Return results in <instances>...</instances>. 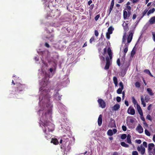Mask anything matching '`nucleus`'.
I'll use <instances>...</instances> for the list:
<instances>
[{
  "label": "nucleus",
  "instance_id": "1",
  "mask_svg": "<svg viewBox=\"0 0 155 155\" xmlns=\"http://www.w3.org/2000/svg\"><path fill=\"white\" fill-rule=\"evenodd\" d=\"M50 116L49 112H48L44 114L43 113L42 116L41 124L45 128V129L43 128V130L45 134L47 135H51L49 133L52 132L54 128V125L48 120Z\"/></svg>",
  "mask_w": 155,
  "mask_h": 155
},
{
  "label": "nucleus",
  "instance_id": "2",
  "mask_svg": "<svg viewBox=\"0 0 155 155\" xmlns=\"http://www.w3.org/2000/svg\"><path fill=\"white\" fill-rule=\"evenodd\" d=\"M25 87V84H21L20 83L16 84V87L14 88L12 92H14V91L17 93L23 91Z\"/></svg>",
  "mask_w": 155,
  "mask_h": 155
},
{
  "label": "nucleus",
  "instance_id": "3",
  "mask_svg": "<svg viewBox=\"0 0 155 155\" xmlns=\"http://www.w3.org/2000/svg\"><path fill=\"white\" fill-rule=\"evenodd\" d=\"M140 100L141 101V104L143 105V106L145 107L146 106V104L144 102V100L146 102H148L150 100L149 97L148 95H146L144 99V97L143 95L141 96L140 97Z\"/></svg>",
  "mask_w": 155,
  "mask_h": 155
},
{
  "label": "nucleus",
  "instance_id": "4",
  "mask_svg": "<svg viewBox=\"0 0 155 155\" xmlns=\"http://www.w3.org/2000/svg\"><path fill=\"white\" fill-rule=\"evenodd\" d=\"M97 102L99 106L102 108H104L105 107V102L101 98L97 100Z\"/></svg>",
  "mask_w": 155,
  "mask_h": 155
},
{
  "label": "nucleus",
  "instance_id": "5",
  "mask_svg": "<svg viewBox=\"0 0 155 155\" xmlns=\"http://www.w3.org/2000/svg\"><path fill=\"white\" fill-rule=\"evenodd\" d=\"M137 150L139 152H140L141 155H143L144 154L145 151V149L142 145H141L140 147H137Z\"/></svg>",
  "mask_w": 155,
  "mask_h": 155
},
{
  "label": "nucleus",
  "instance_id": "6",
  "mask_svg": "<svg viewBox=\"0 0 155 155\" xmlns=\"http://www.w3.org/2000/svg\"><path fill=\"white\" fill-rule=\"evenodd\" d=\"M106 65L104 68L105 70H108L109 69L110 64V61L109 58L108 56H107L106 58Z\"/></svg>",
  "mask_w": 155,
  "mask_h": 155
},
{
  "label": "nucleus",
  "instance_id": "7",
  "mask_svg": "<svg viewBox=\"0 0 155 155\" xmlns=\"http://www.w3.org/2000/svg\"><path fill=\"white\" fill-rule=\"evenodd\" d=\"M135 110L132 107L130 106L128 108L127 110V113L130 114L134 115L135 114Z\"/></svg>",
  "mask_w": 155,
  "mask_h": 155
},
{
  "label": "nucleus",
  "instance_id": "8",
  "mask_svg": "<svg viewBox=\"0 0 155 155\" xmlns=\"http://www.w3.org/2000/svg\"><path fill=\"white\" fill-rule=\"evenodd\" d=\"M134 32H130V33L127 38V41L128 43H130L131 41L133 36Z\"/></svg>",
  "mask_w": 155,
  "mask_h": 155
},
{
  "label": "nucleus",
  "instance_id": "9",
  "mask_svg": "<svg viewBox=\"0 0 155 155\" xmlns=\"http://www.w3.org/2000/svg\"><path fill=\"white\" fill-rule=\"evenodd\" d=\"M154 146V145L153 143H150L149 144L148 150L149 153H152L151 151Z\"/></svg>",
  "mask_w": 155,
  "mask_h": 155
},
{
  "label": "nucleus",
  "instance_id": "10",
  "mask_svg": "<svg viewBox=\"0 0 155 155\" xmlns=\"http://www.w3.org/2000/svg\"><path fill=\"white\" fill-rule=\"evenodd\" d=\"M127 71V68L122 69L120 70V74L122 77H124Z\"/></svg>",
  "mask_w": 155,
  "mask_h": 155
},
{
  "label": "nucleus",
  "instance_id": "11",
  "mask_svg": "<svg viewBox=\"0 0 155 155\" xmlns=\"http://www.w3.org/2000/svg\"><path fill=\"white\" fill-rule=\"evenodd\" d=\"M102 115L100 114L98 118L97 122L99 126H100L102 124Z\"/></svg>",
  "mask_w": 155,
  "mask_h": 155
},
{
  "label": "nucleus",
  "instance_id": "12",
  "mask_svg": "<svg viewBox=\"0 0 155 155\" xmlns=\"http://www.w3.org/2000/svg\"><path fill=\"white\" fill-rule=\"evenodd\" d=\"M122 26L124 28V31L127 32L129 30L128 26V24L126 23H123Z\"/></svg>",
  "mask_w": 155,
  "mask_h": 155
},
{
  "label": "nucleus",
  "instance_id": "13",
  "mask_svg": "<svg viewBox=\"0 0 155 155\" xmlns=\"http://www.w3.org/2000/svg\"><path fill=\"white\" fill-rule=\"evenodd\" d=\"M137 130L140 133H142L143 131V129L142 127L140 124L137 126Z\"/></svg>",
  "mask_w": 155,
  "mask_h": 155
},
{
  "label": "nucleus",
  "instance_id": "14",
  "mask_svg": "<svg viewBox=\"0 0 155 155\" xmlns=\"http://www.w3.org/2000/svg\"><path fill=\"white\" fill-rule=\"evenodd\" d=\"M51 143L55 145H57L59 143L58 140L56 138H52Z\"/></svg>",
  "mask_w": 155,
  "mask_h": 155
},
{
  "label": "nucleus",
  "instance_id": "15",
  "mask_svg": "<svg viewBox=\"0 0 155 155\" xmlns=\"http://www.w3.org/2000/svg\"><path fill=\"white\" fill-rule=\"evenodd\" d=\"M54 35H51V36H47L46 37V38L48 39L50 41L53 42L54 41Z\"/></svg>",
  "mask_w": 155,
  "mask_h": 155
},
{
  "label": "nucleus",
  "instance_id": "16",
  "mask_svg": "<svg viewBox=\"0 0 155 155\" xmlns=\"http://www.w3.org/2000/svg\"><path fill=\"white\" fill-rule=\"evenodd\" d=\"M114 30V28L112 26H110L108 28V32H107L110 33V34H112Z\"/></svg>",
  "mask_w": 155,
  "mask_h": 155
},
{
  "label": "nucleus",
  "instance_id": "17",
  "mask_svg": "<svg viewBox=\"0 0 155 155\" xmlns=\"http://www.w3.org/2000/svg\"><path fill=\"white\" fill-rule=\"evenodd\" d=\"M150 23L151 24H153L155 23V16L151 17L149 20Z\"/></svg>",
  "mask_w": 155,
  "mask_h": 155
},
{
  "label": "nucleus",
  "instance_id": "18",
  "mask_svg": "<svg viewBox=\"0 0 155 155\" xmlns=\"http://www.w3.org/2000/svg\"><path fill=\"white\" fill-rule=\"evenodd\" d=\"M113 81L115 86H117L118 84V81L117 78L115 76L113 77Z\"/></svg>",
  "mask_w": 155,
  "mask_h": 155
},
{
  "label": "nucleus",
  "instance_id": "19",
  "mask_svg": "<svg viewBox=\"0 0 155 155\" xmlns=\"http://www.w3.org/2000/svg\"><path fill=\"white\" fill-rule=\"evenodd\" d=\"M120 108V105L118 104H115L113 107V110H118Z\"/></svg>",
  "mask_w": 155,
  "mask_h": 155
},
{
  "label": "nucleus",
  "instance_id": "20",
  "mask_svg": "<svg viewBox=\"0 0 155 155\" xmlns=\"http://www.w3.org/2000/svg\"><path fill=\"white\" fill-rule=\"evenodd\" d=\"M123 16L124 19H126L128 17L127 12V11L125 10H124L123 12Z\"/></svg>",
  "mask_w": 155,
  "mask_h": 155
},
{
  "label": "nucleus",
  "instance_id": "21",
  "mask_svg": "<svg viewBox=\"0 0 155 155\" xmlns=\"http://www.w3.org/2000/svg\"><path fill=\"white\" fill-rule=\"evenodd\" d=\"M147 91L148 92V93L150 95L152 96L154 94L153 93L152 90L150 88H147Z\"/></svg>",
  "mask_w": 155,
  "mask_h": 155
},
{
  "label": "nucleus",
  "instance_id": "22",
  "mask_svg": "<svg viewBox=\"0 0 155 155\" xmlns=\"http://www.w3.org/2000/svg\"><path fill=\"white\" fill-rule=\"evenodd\" d=\"M125 48L124 49V57L125 56V55L126 53H127L128 51V46L126 44L125 45Z\"/></svg>",
  "mask_w": 155,
  "mask_h": 155
},
{
  "label": "nucleus",
  "instance_id": "23",
  "mask_svg": "<svg viewBox=\"0 0 155 155\" xmlns=\"http://www.w3.org/2000/svg\"><path fill=\"white\" fill-rule=\"evenodd\" d=\"M121 145L124 147H129V145L126 144L124 142H122L120 143Z\"/></svg>",
  "mask_w": 155,
  "mask_h": 155
},
{
  "label": "nucleus",
  "instance_id": "24",
  "mask_svg": "<svg viewBox=\"0 0 155 155\" xmlns=\"http://www.w3.org/2000/svg\"><path fill=\"white\" fill-rule=\"evenodd\" d=\"M155 11V9L154 8H153L152 9H150L147 12V15H148L149 14H150L151 13H153V12H154Z\"/></svg>",
  "mask_w": 155,
  "mask_h": 155
},
{
  "label": "nucleus",
  "instance_id": "25",
  "mask_svg": "<svg viewBox=\"0 0 155 155\" xmlns=\"http://www.w3.org/2000/svg\"><path fill=\"white\" fill-rule=\"evenodd\" d=\"M107 134L109 136H112L113 134L112 130L111 129L107 131Z\"/></svg>",
  "mask_w": 155,
  "mask_h": 155
},
{
  "label": "nucleus",
  "instance_id": "26",
  "mask_svg": "<svg viewBox=\"0 0 155 155\" xmlns=\"http://www.w3.org/2000/svg\"><path fill=\"white\" fill-rule=\"evenodd\" d=\"M67 145V143H65L64 145H62L61 146V149H62L64 150L65 151L66 149V146Z\"/></svg>",
  "mask_w": 155,
  "mask_h": 155
},
{
  "label": "nucleus",
  "instance_id": "27",
  "mask_svg": "<svg viewBox=\"0 0 155 155\" xmlns=\"http://www.w3.org/2000/svg\"><path fill=\"white\" fill-rule=\"evenodd\" d=\"M131 136H127V142L128 143L131 144V141L130 139Z\"/></svg>",
  "mask_w": 155,
  "mask_h": 155
},
{
  "label": "nucleus",
  "instance_id": "28",
  "mask_svg": "<svg viewBox=\"0 0 155 155\" xmlns=\"http://www.w3.org/2000/svg\"><path fill=\"white\" fill-rule=\"evenodd\" d=\"M123 89V88H119L117 91V93L119 94H121L122 93V90Z\"/></svg>",
  "mask_w": 155,
  "mask_h": 155
},
{
  "label": "nucleus",
  "instance_id": "29",
  "mask_svg": "<svg viewBox=\"0 0 155 155\" xmlns=\"http://www.w3.org/2000/svg\"><path fill=\"white\" fill-rule=\"evenodd\" d=\"M130 61L127 62L126 63V64H125V68H127V70L128 68L130 66Z\"/></svg>",
  "mask_w": 155,
  "mask_h": 155
},
{
  "label": "nucleus",
  "instance_id": "30",
  "mask_svg": "<svg viewBox=\"0 0 155 155\" xmlns=\"http://www.w3.org/2000/svg\"><path fill=\"white\" fill-rule=\"evenodd\" d=\"M132 102L134 104V105L137 104V101L136 100H135V98H134V97H132Z\"/></svg>",
  "mask_w": 155,
  "mask_h": 155
},
{
  "label": "nucleus",
  "instance_id": "31",
  "mask_svg": "<svg viewBox=\"0 0 155 155\" xmlns=\"http://www.w3.org/2000/svg\"><path fill=\"white\" fill-rule=\"evenodd\" d=\"M135 85L136 87L137 88H139L140 86V84L138 81H137L135 83Z\"/></svg>",
  "mask_w": 155,
  "mask_h": 155
},
{
  "label": "nucleus",
  "instance_id": "32",
  "mask_svg": "<svg viewBox=\"0 0 155 155\" xmlns=\"http://www.w3.org/2000/svg\"><path fill=\"white\" fill-rule=\"evenodd\" d=\"M146 119L150 121H151L152 120V118L150 114H148L146 117Z\"/></svg>",
  "mask_w": 155,
  "mask_h": 155
},
{
  "label": "nucleus",
  "instance_id": "33",
  "mask_svg": "<svg viewBox=\"0 0 155 155\" xmlns=\"http://www.w3.org/2000/svg\"><path fill=\"white\" fill-rule=\"evenodd\" d=\"M117 65L120 67L121 65V64H120V59L119 58H118L117 61Z\"/></svg>",
  "mask_w": 155,
  "mask_h": 155
},
{
  "label": "nucleus",
  "instance_id": "34",
  "mask_svg": "<svg viewBox=\"0 0 155 155\" xmlns=\"http://www.w3.org/2000/svg\"><path fill=\"white\" fill-rule=\"evenodd\" d=\"M145 134L147 136H150V133L149 131L147 129H145Z\"/></svg>",
  "mask_w": 155,
  "mask_h": 155
},
{
  "label": "nucleus",
  "instance_id": "35",
  "mask_svg": "<svg viewBox=\"0 0 155 155\" xmlns=\"http://www.w3.org/2000/svg\"><path fill=\"white\" fill-rule=\"evenodd\" d=\"M147 11V10L145 9L142 13V15L141 17V18H143V17L145 15Z\"/></svg>",
  "mask_w": 155,
  "mask_h": 155
},
{
  "label": "nucleus",
  "instance_id": "36",
  "mask_svg": "<svg viewBox=\"0 0 155 155\" xmlns=\"http://www.w3.org/2000/svg\"><path fill=\"white\" fill-rule=\"evenodd\" d=\"M94 40V36H92L90 39L89 42L90 43H92V42Z\"/></svg>",
  "mask_w": 155,
  "mask_h": 155
},
{
  "label": "nucleus",
  "instance_id": "37",
  "mask_svg": "<svg viewBox=\"0 0 155 155\" xmlns=\"http://www.w3.org/2000/svg\"><path fill=\"white\" fill-rule=\"evenodd\" d=\"M114 0H112L111 4H110V7H112L113 8V7H114Z\"/></svg>",
  "mask_w": 155,
  "mask_h": 155
},
{
  "label": "nucleus",
  "instance_id": "38",
  "mask_svg": "<svg viewBox=\"0 0 155 155\" xmlns=\"http://www.w3.org/2000/svg\"><path fill=\"white\" fill-rule=\"evenodd\" d=\"M110 33H108L107 32L106 33V38H107V39H110Z\"/></svg>",
  "mask_w": 155,
  "mask_h": 155
},
{
  "label": "nucleus",
  "instance_id": "39",
  "mask_svg": "<svg viewBox=\"0 0 155 155\" xmlns=\"http://www.w3.org/2000/svg\"><path fill=\"white\" fill-rule=\"evenodd\" d=\"M140 116H143V113L142 109L137 110Z\"/></svg>",
  "mask_w": 155,
  "mask_h": 155
},
{
  "label": "nucleus",
  "instance_id": "40",
  "mask_svg": "<svg viewBox=\"0 0 155 155\" xmlns=\"http://www.w3.org/2000/svg\"><path fill=\"white\" fill-rule=\"evenodd\" d=\"M100 17V15L99 14H98L95 17V18H94V19L96 21H97L98 18H99Z\"/></svg>",
  "mask_w": 155,
  "mask_h": 155
},
{
  "label": "nucleus",
  "instance_id": "41",
  "mask_svg": "<svg viewBox=\"0 0 155 155\" xmlns=\"http://www.w3.org/2000/svg\"><path fill=\"white\" fill-rule=\"evenodd\" d=\"M126 8L127 11H130L131 10V7L130 6H126Z\"/></svg>",
  "mask_w": 155,
  "mask_h": 155
},
{
  "label": "nucleus",
  "instance_id": "42",
  "mask_svg": "<svg viewBox=\"0 0 155 155\" xmlns=\"http://www.w3.org/2000/svg\"><path fill=\"white\" fill-rule=\"evenodd\" d=\"M94 35L96 37H97L99 35V33L97 30L94 31Z\"/></svg>",
  "mask_w": 155,
  "mask_h": 155
},
{
  "label": "nucleus",
  "instance_id": "43",
  "mask_svg": "<svg viewBox=\"0 0 155 155\" xmlns=\"http://www.w3.org/2000/svg\"><path fill=\"white\" fill-rule=\"evenodd\" d=\"M132 155H138V153L136 151H133L132 152Z\"/></svg>",
  "mask_w": 155,
  "mask_h": 155
},
{
  "label": "nucleus",
  "instance_id": "44",
  "mask_svg": "<svg viewBox=\"0 0 155 155\" xmlns=\"http://www.w3.org/2000/svg\"><path fill=\"white\" fill-rule=\"evenodd\" d=\"M116 100L117 102H120L121 101V98L120 97H116Z\"/></svg>",
  "mask_w": 155,
  "mask_h": 155
},
{
  "label": "nucleus",
  "instance_id": "45",
  "mask_svg": "<svg viewBox=\"0 0 155 155\" xmlns=\"http://www.w3.org/2000/svg\"><path fill=\"white\" fill-rule=\"evenodd\" d=\"M113 8L110 7L108 11V15H109L110 13L113 9Z\"/></svg>",
  "mask_w": 155,
  "mask_h": 155
},
{
  "label": "nucleus",
  "instance_id": "46",
  "mask_svg": "<svg viewBox=\"0 0 155 155\" xmlns=\"http://www.w3.org/2000/svg\"><path fill=\"white\" fill-rule=\"evenodd\" d=\"M142 145L143 146H144L145 147H147V143L145 141H144L143 142V145Z\"/></svg>",
  "mask_w": 155,
  "mask_h": 155
},
{
  "label": "nucleus",
  "instance_id": "47",
  "mask_svg": "<svg viewBox=\"0 0 155 155\" xmlns=\"http://www.w3.org/2000/svg\"><path fill=\"white\" fill-rule=\"evenodd\" d=\"M119 86L121 88L124 89V85L123 83L122 82H120L119 84Z\"/></svg>",
  "mask_w": 155,
  "mask_h": 155
},
{
  "label": "nucleus",
  "instance_id": "48",
  "mask_svg": "<svg viewBox=\"0 0 155 155\" xmlns=\"http://www.w3.org/2000/svg\"><path fill=\"white\" fill-rule=\"evenodd\" d=\"M107 53L108 54L112 53L111 50L110 48H108L107 49Z\"/></svg>",
  "mask_w": 155,
  "mask_h": 155
},
{
  "label": "nucleus",
  "instance_id": "49",
  "mask_svg": "<svg viewBox=\"0 0 155 155\" xmlns=\"http://www.w3.org/2000/svg\"><path fill=\"white\" fill-rule=\"evenodd\" d=\"M122 129L123 130L125 131H126L127 130V127L126 126L124 125H123L122 126Z\"/></svg>",
  "mask_w": 155,
  "mask_h": 155
},
{
  "label": "nucleus",
  "instance_id": "50",
  "mask_svg": "<svg viewBox=\"0 0 155 155\" xmlns=\"http://www.w3.org/2000/svg\"><path fill=\"white\" fill-rule=\"evenodd\" d=\"M152 34L153 36V40L154 41H155V33L154 32H152Z\"/></svg>",
  "mask_w": 155,
  "mask_h": 155
},
{
  "label": "nucleus",
  "instance_id": "51",
  "mask_svg": "<svg viewBox=\"0 0 155 155\" xmlns=\"http://www.w3.org/2000/svg\"><path fill=\"white\" fill-rule=\"evenodd\" d=\"M135 142L136 143L139 144H140L141 142V141L140 140H136Z\"/></svg>",
  "mask_w": 155,
  "mask_h": 155
},
{
  "label": "nucleus",
  "instance_id": "52",
  "mask_svg": "<svg viewBox=\"0 0 155 155\" xmlns=\"http://www.w3.org/2000/svg\"><path fill=\"white\" fill-rule=\"evenodd\" d=\"M144 72L145 73H147V74H148L149 73H150V72L149 70L148 69H145L144 71Z\"/></svg>",
  "mask_w": 155,
  "mask_h": 155
},
{
  "label": "nucleus",
  "instance_id": "53",
  "mask_svg": "<svg viewBox=\"0 0 155 155\" xmlns=\"http://www.w3.org/2000/svg\"><path fill=\"white\" fill-rule=\"evenodd\" d=\"M143 124L144 125V127H148V125L147 124V123L145 121L143 122Z\"/></svg>",
  "mask_w": 155,
  "mask_h": 155
},
{
  "label": "nucleus",
  "instance_id": "54",
  "mask_svg": "<svg viewBox=\"0 0 155 155\" xmlns=\"http://www.w3.org/2000/svg\"><path fill=\"white\" fill-rule=\"evenodd\" d=\"M130 122L133 123L134 122V120L133 118H130L129 120Z\"/></svg>",
  "mask_w": 155,
  "mask_h": 155
},
{
  "label": "nucleus",
  "instance_id": "55",
  "mask_svg": "<svg viewBox=\"0 0 155 155\" xmlns=\"http://www.w3.org/2000/svg\"><path fill=\"white\" fill-rule=\"evenodd\" d=\"M137 110L141 109L140 106L138 104H137Z\"/></svg>",
  "mask_w": 155,
  "mask_h": 155
},
{
  "label": "nucleus",
  "instance_id": "56",
  "mask_svg": "<svg viewBox=\"0 0 155 155\" xmlns=\"http://www.w3.org/2000/svg\"><path fill=\"white\" fill-rule=\"evenodd\" d=\"M45 47H47L48 48H49L50 47L49 45L47 42L45 43Z\"/></svg>",
  "mask_w": 155,
  "mask_h": 155
},
{
  "label": "nucleus",
  "instance_id": "57",
  "mask_svg": "<svg viewBox=\"0 0 155 155\" xmlns=\"http://www.w3.org/2000/svg\"><path fill=\"white\" fill-rule=\"evenodd\" d=\"M94 7V5L93 4L91 5L89 7L90 9L92 10L93 8Z\"/></svg>",
  "mask_w": 155,
  "mask_h": 155
},
{
  "label": "nucleus",
  "instance_id": "58",
  "mask_svg": "<svg viewBox=\"0 0 155 155\" xmlns=\"http://www.w3.org/2000/svg\"><path fill=\"white\" fill-rule=\"evenodd\" d=\"M113 132V134H115L117 132V130L116 129H113V130H112Z\"/></svg>",
  "mask_w": 155,
  "mask_h": 155
},
{
  "label": "nucleus",
  "instance_id": "59",
  "mask_svg": "<svg viewBox=\"0 0 155 155\" xmlns=\"http://www.w3.org/2000/svg\"><path fill=\"white\" fill-rule=\"evenodd\" d=\"M124 103H125V104L127 106H129V103H128V102L127 101L125 100V101Z\"/></svg>",
  "mask_w": 155,
  "mask_h": 155
},
{
  "label": "nucleus",
  "instance_id": "60",
  "mask_svg": "<svg viewBox=\"0 0 155 155\" xmlns=\"http://www.w3.org/2000/svg\"><path fill=\"white\" fill-rule=\"evenodd\" d=\"M134 48L133 49L132 51H131V55H134L135 54V51L134 50Z\"/></svg>",
  "mask_w": 155,
  "mask_h": 155
},
{
  "label": "nucleus",
  "instance_id": "61",
  "mask_svg": "<svg viewBox=\"0 0 155 155\" xmlns=\"http://www.w3.org/2000/svg\"><path fill=\"white\" fill-rule=\"evenodd\" d=\"M140 118L141 120L143 122H144L145 121V118L143 116H141Z\"/></svg>",
  "mask_w": 155,
  "mask_h": 155
},
{
  "label": "nucleus",
  "instance_id": "62",
  "mask_svg": "<svg viewBox=\"0 0 155 155\" xmlns=\"http://www.w3.org/2000/svg\"><path fill=\"white\" fill-rule=\"evenodd\" d=\"M137 17V15L136 14H134L133 15V17H132V19H135Z\"/></svg>",
  "mask_w": 155,
  "mask_h": 155
},
{
  "label": "nucleus",
  "instance_id": "63",
  "mask_svg": "<svg viewBox=\"0 0 155 155\" xmlns=\"http://www.w3.org/2000/svg\"><path fill=\"white\" fill-rule=\"evenodd\" d=\"M126 37H124V36H123V39H122V41H123V42H124L126 40Z\"/></svg>",
  "mask_w": 155,
  "mask_h": 155
},
{
  "label": "nucleus",
  "instance_id": "64",
  "mask_svg": "<svg viewBox=\"0 0 155 155\" xmlns=\"http://www.w3.org/2000/svg\"><path fill=\"white\" fill-rule=\"evenodd\" d=\"M113 155H118V153L117 152H114Z\"/></svg>",
  "mask_w": 155,
  "mask_h": 155
}]
</instances>
